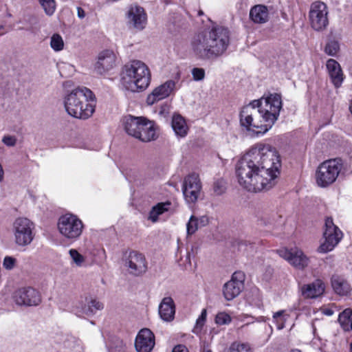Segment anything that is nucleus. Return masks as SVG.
<instances>
[{"instance_id": "nucleus-1", "label": "nucleus", "mask_w": 352, "mask_h": 352, "mask_svg": "<svg viewBox=\"0 0 352 352\" xmlns=\"http://www.w3.org/2000/svg\"><path fill=\"white\" fill-rule=\"evenodd\" d=\"M281 161L276 149L258 143L237 162L235 169L239 184L250 192L268 190L277 183Z\"/></svg>"}, {"instance_id": "nucleus-2", "label": "nucleus", "mask_w": 352, "mask_h": 352, "mask_svg": "<svg viewBox=\"0 0 352 352\" xmlns=\"http://www.w3.org/2000/svg\"><path fill=\"white\" fill-rule=\"evenodd\" d=\"M281 108V96L278 94L254 100L241 111V124L248 131L264 133L277 120Z\"/></svg>"}, {"instance_id": "nucleus-3", "label": "nucleus", "mask_w": 352, "mask_h": 352, "mask_svg": "<svg viewBox=\"0 0 352 352\" xmlns=\"http://www.w3.org/2000/svg\"><path fill=\"white\" fill-rule=\"evenodd\" d=\"M230 44V32L228 28L215 26L196 34L191 41V49L200 59L217 58L222 56Z\"/></svg>"}, {"instance_id": "nucleus-4", "label": "nucleus", "mask_w": 352, "mask_h": 352, "mask_svg": "<svg viewBox=\"0 0 352 352\" xmlns=\"http://www.w3.org/2000/svg\"><path fill=\"white\" fill-rule=\"evenodd\" d=\"M120 80L122 87L126 91L140 93L150 85L151 72L144 62L133 60L123 67Z\"/></svg>"}, {"instance_id": "nucleus-5", "label": "nucleus", "mask_w": 352, "mask_h": 352, "mask_svg": "<svg viewBox=\"0 0 352 352\" xmlns=\"http://www.w3.org/2000/svg\"><path fill=\"white\" fill-rule=\"evenodd\" d=\"M88 99H94V94L90 89L78 87L72 90L65 97L64 105L66 111L76 118H89L94 113L95 107L88 102Z\"/></svg>"}, {"instance_id": "nucleus-6", "label": "nucleus", "mask_w": 352, "mask_h": 352, "mask_svg": "<svg viewBox=\"0 0 352 352\" xmlns=\"http://www.w3.org/2000/svg\"><path fill=\"white\" fill-rule=\"evenodd\" d=\"M126 133L142 142H148L157 138L153 122L144 117L128 116L123 119Z\"/></svg>"}, {"instance_id": "nucleus-7", "label": "nucleus", "mask_w": 352, "mask_h": 352, "mask_svg": "<svg viewBox=\"0 0 352 352\" xmlns=\"http://www.w3.org/2000/svg\"><path fill=\"white\" fill-rule=\"evenodd\" d=\"M57 227L59 233L64 238L76 241L81 236L84 224L76 215L67 213L59 217Z\"/></svg>"}, {"instance_id": "nucleus-8", "label": "nucleus", "mask_w": 352, "mask_h": 352, "mask_svg": "<svg viewBox=\"0 0 352 352\" xmlns=\"http://www.w3.org/2000/svg\"><path fill=\"white\" fill-rule=\"evenodd\" d=\"M342 169V164L337 160H326L319 165L316 173L317 184L327 187L334 183Z\"/></svg>"}, {"instance_id": "nucleus-9", "label": "nucleus", "mask_w": 352, "mask_h": 352, "mask_svg": "<svg viewBox=\"0 0 352 352\" xmlns=\"http://www.w3.org/2000/svg\"><path fill=\"white\" fill-rule=\"evenodd\" d=\"M34 225L27 218H17L13 223L14 241L19 246L30 245L34 238Z\"/></svg>"}, {"instance_id": "nucleus-10", "label": "nucleus", "mask_w": 352, "mask_h": 352, "mask_svg": "<svg viewBox=\"0 0 352 352\" xmlns=\"http://www.w3.org/2000/svg\"><path fill=\"white\" fill-rule=\"evenodd\" d=\"M323 236L324 241L318 248V251L320 253L331 251L342 238V232L334 225L331 218H327L325 221Z\"/></svg>"}, {"instance_id": "nucleus-11", "label": "nucleus", "mask_w": 352, "mask_h": 352, "mask_svg": "<svg viewBox=\"0 0 352 352\" xmlns=\"http://www.w3.org/2000/svg\"><path fill=\"white\" fill-rule=\"evenodd\" d=\"M328 9L325 3L316 1L311 5L309 19L311 27L316 31H322L328 24Z\"/></svg>"}, {"instance_id": "nucleus-12", "label": "nucleus", "mask_w": 352, "mask_h": 352, "mask_svg": "<svg viewBox=\"0 0 352 352\" xmlns=\"http://www.w3.org/2000/svg\"><path fill=\"white\" fill-rule=\"evenodd\" d=\"M124 266L129 274L140 276L147 270V263L145 256L137 251L125 253L124 258Z\"/></svg>"}, {"instance_id": "nucleus-13", "label": "nucleus", "mask_w": 352, "mask_h": 352, "mask_svg": "<svg viewBox=\"0 0 352 352\" xmlns=\"http://www.w3.org/2000/svg\"><path fill=\"white\" fill-rule=\"evenodd\" d=\"M201 182L198 174L191 173L184 180L182 192L188 203H195L201 191Z\"/></svg>"}, {"instance_id": "nucleus-14", "label": "nucleus", "mask_w": 352, "mask_h": 352, "mask_svg": "<svg viewBox=\"0 0 352 352\" xmlns=\"http://www.w3.org/2000/svg\"><path fill=\"white\" fill-rule=\"evenodd\" d=\"M278 255L288 261V263L297 270H303L309 263V258L304 252L297 248L287 249L282 248L277 250Z\"/></svg>"}, {"instance_id": "nucleus-15", "label": "nucleus", "mask_w": 352, "mask_h": 352, "mask_svg": "<svg viewBox=\"0 0 352 352\" xmlns=\"http://www.w3.org/2000/svg\"><path fill=\"white\" fill-rule=\"evenodd\" d=\"M245 275L242 272H235L231 279L226 283L223 288V294L227 300H232L238 296L244 288Z\"/></svg>"}, {"instance_id": "nucleus-16", "label": "nucleus", "mask_w": 352, "mask_h": 352, "mask_svg": "<svg viewBox=\"0 0 352 352\" xmlns=\"http://www.w3.org/2000/svg\"><path fill=\"white\" fill-rule=\"evenodd\" d=\"M126 17L129 27L137 31L143 30L147 23V15L144 9L136 4L129 7Z\"/></svg>"}, {"instance_id": "nucleus-17", "label": "nucleus", "mask_w": 352, "mask_h": 352, "mask_svg": "<svg viewBox=\"0 0 352 352\" xmlns=\"http://www.w3.org/2000/svg\"><path fill=\"white\" fill-rule=\"evenodd\" d=\"M14 299L19 305L37 306L41 302V296L38 291L32 287L20 288L14 292Z\"/></svg>"}, {"instance_id": "nucleus-18", "label": "nucleus", "mask_w": 352, "mask_h": 352, "mask_svg": "<svg viewBox=\"0 0 352 352\" xmlns=\"http://www.w3.org/2000/svg\"><path fill=\"white\" fill-rule=\"evenodd\" d=\"M175 82L172 80L166 81L164 83L155 87L146 99L148 105L151 106L155 103L168 97L174 91Z\"/></svg>"}, {"instance_id": "nucleus-19", "label": "nucleus", "mask_w": 352, "mask_h": 352, "mask_svg": "<svg viewBox=\"0 0 352 352\" xmlns=\"http://www.w3.org/2000/svg\"><path fill=\"white\" fill-rule=\"evenodd\" d=\"M116 56L111 50H104L98 56V61L95 65V70L99 74H103L116 65Z\"/></svg>"}, {"instance_id": "nucleus-20", "label": "nucleus", "mask_w": 352, "mask_h": 352, "mask_svg": "<svg viewBox=\"0 0 352 352\" xmlns=\"http://www.w3.org/2000/svg\"><path fill=\"white\" fill-rule=\"evenodd\" d=\"M155 346V336L153 331H139L135 341L138 352H151Z\"/></svg>"}, {"instance_id": "nucleus-21", "label": "nucleus", "mask_w": 352, "mask_h": 352, "mask_svg": "<svg viewBox=\"0 0 352 352\" xmlns=\"http://www.w3.org/2000/svg\"><path fill=\"white\" fill-rule=\"evenodd\" d=\"M160 318L165 322H171L174 320L175 314V305L171 297H164L158 308Z\"/></svg>"}, {"instance_id": "nucleus-22", "label": "nucleus", "mask_w": 352, "mask_h": 352, "mask_svg": "<svg viewBox=\"0 0 352 352\" xmlns=\"http://www.w3.org/2000/svg\"><path fill=\"white\" fill-rule=\"evenodd\" d=\"M103 304L96 298L91 296L85 297V300L80 302L78 308L82 314L90 316L96 314L98 311L103 309Z\"/></svg>"}, {"instance_id": "nucleus-23", "label": "nucleus", "mask_w": 352, "mask_h": 352, "mask_svg": "<svg viewBox=\"0 0 352 352\" xmlns=\"http://www.w3.org/2000/svg\"><path fill=\"white\" fill-rule=\"evenodd\" d=\"M325 286L321 280L304 285L301 287L302 296L306 298H315L320 296L324 292Z\"/></svg>"}, {"instance_id": "nucleus-24", "label": "nucleus", "mask_w": 352, "mask_h": 352, "mask_svg": "<svg viewBox=\"0 0 352 352\" xmlns=\"http://www.w3.org/2000/svg\"><path fill=\"white\" fill-rule=\"evenodd\" d=\"M326 66L332 83L336 87H339L344 79L340 64L334 59H329Z\"/></svg>"}, {"instance_id": "nucleus-25", "label": "nucleus", "mask_w": 352, "mask_h": 352, "mask_svg": "<svg viewBox=\"0 0 352 352\" xmlns=\"http://www.w3.org/2000/svg\"><path fill=\"white\" fill-rule=\"evenodd\" d=\"M274 327L271 326V328H276L278 330H280L284 328H290L293 327L292 320L289 314L286 313L285 310L277 311L273 315Z\"/></svg>"}, {"instance_id": "nucleus-26", "label": "nucleus", "mask_w": 352, "mask_h": 352, "mask_svg": "<svg viewBox=\"0 0 352 352\" xmlns=\"http://www.w3.org/2000/svg\"><path fill=\"white\" fill-rule=\"evenodd\" d=\"M250 18L256 23H264L269 19L268 9L265 6L256 5L250 11Z\"/></svg>"}, {"instance_id": "nucleus-27", "label": "nucleus", "mask_w": 352, "mask_h": 352, "mask_svg": "<svg viewBox=\"0 0 352 352\" xmlns=\"http://www.w3.org/2000/svg\"><path fill=\"white\" fill-rule=\"evenodd\" d=\"M172 128L175 134L181 138L185 137L188 131V127L185 119L179 114H175L172 118Z\"/></svg>"}, {"instance_id": "nucleus-28", "label": "nucleus", "mask_w": 352, "mask_h": 352, "mask_svg": "<svg viewBox=\"0 0 352 352\" xmlns=\"http://www.w3.org/2000/svg\"><path fill=\"white\" fill-rule=\"evenodd\" d=\"M331 285L335 292L340 296L347 295L351 290L349 283L340 276H333Z\"/></svg>"}, {"instance_id": "nucleus-29", "label": "nucleus", "mask_w": 352, "mask_h": 352, "mask_svg": "<svg viewBox=\"0 0 352 352\" xmlns=\"http://www.w3.org/2000/svg\"><path fill=\"white\" fill-rule=\"evenodd\" d=\"M338 321L344 330H352V309L346 308L339 313Z\"/></svg>"}, {"instance_id": "nucleus-30", "label": "nucleus", "mask_w": 352, "mask_h": 352, "mask_svg": "<svg viewBox=\"0 0 352 352\" xmlns=\"http://www.w3.org/2000/svg\"><path fill=\"white\" fill-rule=\"evenodd\" d=\"M170 204L169 202L159 203L156 206H153L149 212L148 219L153 222L157 221L158 216L168 210L167 206Z\"/></svg>"}, {"instance_id": "nucleus-31", "label": "nucleus", "mask_w": 352, "mask_h": 352, "mask_svg": "<svg viewBox=\"0 0 352 352\" xmlns=\"http://www.w3.org/2000/svg\"><path fill=\"white\" fill-rule=\"evenodd\" d=\"M41 6L47 15H52L56 9L54 0H38Z\"/></svg>"}, {"instance_id": "nucleus-32", "label": "nucleus", "mask_w": 352, "mask_h": 352, "mask_svg": "<svg viewBox=\"0 0 352 352\" xmlns=\"http://www.w3.org/2000/svg\"><path fill=\"white\" fill-rule=\"evenodd\" d=\"M72 262L78 267H81L85 261V258L76 250L71 249L69 251Z\"/></svg>"}, {"instance_id": "nucleus-33", "label": "nucleus", "mask_w": 352, "mask_h": 352, "mask_svg": "<svg viewBox=\"0 0 352 352\" xmlns=\"http://www.w3.org/2000/svg\"><path fill=\"white\" fill-rule=\"evenodd\" d=\"M50 45L51 47L56 52L63 50L64 43L62 37L57 34H53L51 37Z\"/></svg>"}, {"instance_id": "nucleus-34", "label": "nucleus", "mask_w": 352, "mask_h": 352, "mask_svg": "<svg viewBox=\"0 0 352 352\" xmlns=\"http://www.w3.org/2000/svg\"><path fill=\"white\" fill-rule=\"evenodd\" d=\"M340 49L339 43L338 41L332 40L329 41L325 47L324 52L329 56H334L338 52Z\"/></svg>"}, {"instance_id": "nucleus-35", "label": "nucleus", "mask_w": 352, "mask_h": 352, "mask_svg": "<svg viewBox=\"0 0 352 352\" xmlns=\"http://www.w3.org/2000/svg\"><path fill=\"white\" fill-rule=\"evenodd\" d=\"M199 228L197 217L191 216L186 225L187 234H193Z\"/></svg>"}, {"instance_id": "nucleus-36", "label": "nucleus", "mask_w": 352, "mask_h": 352, "mask_svg": "<svg viewBox=\"0 0 352 352\" xmlns=\"http://www.w3.org/2000/svg\"><path fill=\"white\" fill-rule=\"evenodd\" d=\"M231 322V317L226 312H219L216 315L215 322L219 325L229 324Z\"/></svg>"}, {"instance_id": "nucleus-37", "label": "nucleus", "mask_w": 352, "mask_h": 352, "mask_svg": "<svg viewBox=\"0 0 352 352\" xmlns=\"http://www.w3.org/2000/svg\"><path fill=\"white\" fill-rule=\"evenodd\" d=\"M231 351L235 352H251L250 347L246 344H240L238 342H233L230 348Z\"/></svg>"}, {"instance_id": "nucleus-38", "label": "nucleus", "mask_w": 352, "mask_h": 352, "mask_svg": "<svg viewBox=\"0 0 352 352\" xmlns=\"http://www.w3.org/2000/svg\"><path fill=\"white\" fill-rule=\"evenodd\" d=\"M213 190L216 195H222L226 190L224 182L221 180L215 182L213 185Z\"/></svg>"}, {"instance_id": "nucleus-39", "label": "nucleus", "mask_w": 352, "mask_h": 352, "mask_svg": "<svg viewBox=\"0 0 352 352\" xmlns=\"http://www.w3.org/2000/svg\"><path fill=\"white\" fill-rule=\"evenodd\" d=\"M206 316H207V311L206 309H204L201 313V315L199 316V318L196 320L195 324V329H201L203 328L206 320Z\"/></svg>"}, {"instance_id": "nucleus-40", "label": "nucleus", "mask_w": 352, "mask_h": 352, "mask_svg": "<svg viewBox=\"0 0 352 352\" xmlns=\"http://www.w3.org/2000/svg\"><path fill=\"white\" fill-rule=\"evenodd\" d=\"M192 74L194 80H201L204 78L205 71L202 68H194L192 70Z\"/></svg>"}, {"instance_id": "nucleus-41", "label": "nucleus", "mask_w": 352, "mask_h": 352, "mask_svg": "<svg viewBox=\"0 0 352 352\" xmlns=\"http://www.w3.org/2000/svg\"><path fill=\"white\" fill-rule=\"evenodd\" d=\"M16 259L11 256H6L3 261V267L7 270H11L14 267Z\"/></svg>"}, {"instance_id": "nucleus-42", "label": "nucleus", "mask_w": 352, "mask_h": 352, "mask_svg": "<svg viewBox=\"0 0 352 352\" xmlns=\"http://www.w3.org/2000/svg\"><path fill=\"white\" fill-rule=\"evenodd\" d=\"M2 142L8 146H14L16 143V138L12 135H5Z\"/></svg>"}, {"instance_id": "nucleus-43", "label": "nucleus", "mask_w": 352, "mask_h": 352, "mask_svg": "<svg viewBox=\"0 0 352 352\" xmlns=\"http://www.w3.org/2000/svg\"><path fill=\"white\" fill-rule=\"evenodd\" d=\"M320 311L323 314L329 316L338 312V309L336 306H331L329 307H322L320 309Z\"/></svg>"}, {"instance_id": "nucleus-44", "label": "nucleus", "mask_w": 352, "mask_h": 352, "mask_svg": "<svg viewBox=\"0 0 352 352\" xmlns=\"http://www.w3.org/2000/svg\"><path fill=\"white\" fill-rule=\"evenodd\" d=\"M198 223L200 228L207 226L209 223V219L207 216H201L197 218Z\"/></svg>"}, {"instance_id": "nucleus-45", "label": "nucleus", "mask_w": 352, "mask_h": 352, "mask_svg": "<svg viewBox=\"0 0 352 352\" xmlns=\"http://www.w3.org/2000/svg\"><path fill=\"white\" fill-rule=\"evenodd\" d=\"M172 352H189V351L186 346H184L183 344H178L173 349Z\"/></svg>"}, {"instance_id": "nucleus-46", "label": "nucleus", "mask_w": 352, "mask_h": 352, "mask_svg": "<svg viewBox=\"0 0 352 352\" xmlns=\"http://www.w3.org/2000/svg\"><path fill=\"white\" fill-rule=\"evenodd\" d=\"M77 14L80 19H83L85 16V12L82 8L78 7Z\"/></svg>"}, {"instance_id": "nucleus-47", "label": "nucleus", "mask_w": 352, "mask_h": 352, "mask_svg": "<svg viewBox=\"0 0 352 352\" xmlns=\"http://www.w3.org/2000/svg\"><path fill=\"white\" fill-rule=\"evenodd\" d=\"M3 175H4V171H3L1 164H0V182H1L3 180Z\"/></svg>"}, {"instance_id": "nucleus-48", "label": "nucleus", "mask_w": 352, "mask_h": 352, "mask_svg": "<svg viewBox=\"0 0 352 352\" xmlns=\"http://www.w3.org/2000/svg\"><path fill=\"white\" fill-rule=\"evenodd\" d=\"M203 352H212L210 349H207L204 346Z\"/></svg>"}, {"instance_id": "nucleus-49", "label": "nucleus", "mask_w": 352, "mask_h": 352, "mask_svg": "<svg viewBox=\"0 0 352 352\" xmlns=\"http://www.w3.org/2000/svg\"><path fill=\"white\" fill-rule=\"evenodd\" d=\"M257 323H255V322H252V328H257L258 327L256 326Z\"/></svg>"}, {"instance_id": "nucleus-50", "label": "nucleus", "mask_w": 352, "mask_h": 352, "mask_svg": "<svg viewBox=\"0 0 352 352\" xmlns=\"http://www.w3.org/2000/svg\"><path fill=\"white\" fill-rule=\"evenodd\" d=\"M291 352H301V351L298 349H294V350H292Z\"/></svg>"}, {"instance_id": "nucleus-51", "label": "nucleus", "mask_w": 352, "mask_h": 352, "mask_svg": "<svg viewBox=\"0 0 352 352\" xmlns=\"http://www.w3.org/2000/svg\"><path fill=\"white\" fill-rule=\"evenodd\" d=\"M349 109H350V111L352 113V100H351V105L349 107Z\"/></svg>"}, {"instance_id": "nucleus-52", "label": "nucleus", "mask_w": 352, "mask_h": 352, "mask_svg": "<svg viewBox=\"0 0 352 352\" xmlns=\"http://www.w3.org/2000/svg\"><path fill=\"white\" fill-rule=\"evenodd\" d=\"M198 14H199V16H201V15H202L204 13H203V12H202L201 10H199Z\"/></svg>"}, {"instance_id": "nucleus-53", "label": "nucleus", "mask_w": 352, "mask_h": 352, "mask_svg": "<svg viewBox=\"0 0 352 352\" xmlns=\"http://www.w3.org/2000/svg\"><path fill=\"white\" fill-rule=\"evenodd\" d=\"M140 330L146 331V330H149V329H148V328H142V329H141Z\"/></svg>"}, {"instance_id": "nucleus-54", "label": "nucleus", "mask_w": 352, "mask_h": 352, "mask_svg": "<svg viewBox=\"0 0 352 352\" xmlns=\"http://www.w3.org/2000/svg\"><path fill=\"white\" fill-rule=\"evenodd\" d=\"M350 349H352V342L350 344Z\"/></svg>"}, {"instance_id": "nucleus-55", "label": "nucleus", "mask_w": 352, "mask_h": 352, "mask_svg": "<svg viewBox=\"0 0 352 352\" xmlns=\"http://www.w3.org/2000/svg\"><path fill=\"white\" fill-rule=\"evenodd\" d=\"M350 352H352V349H350Z\"/></svg>"}]
</instances>
